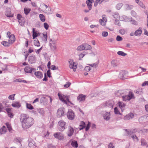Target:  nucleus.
I'll list each match as a JSON object with an SVG mask.
<instances>
[{
  "mask_svg": "<svg viewBox=\"0 0 148 148\" xmlns=\"http://www.w3.org/2000/svg\"><path fill=\"white\" fill-rule=\"evenodd\" d=\"M46 100V99L45 97H42L40 99V101L41 103H44V101Z\"/></svg>",
  "mask_w": 148,
  "mask_h": 148,
  "instance_id": "e2e57ef3",
  "label": "nucleus"
},
{
  "mask_svg": "<svg viewBox=\"0 0 148 148\" xmlns=\"http://www.w3.org/2000/svg\"><path fill=\"white\" fill-rule=\"evenodd\" d=\"M40 7L42 9V11L45 12L46 10L48 8V6L45 4H43L40 5Z\"/></svg>",
  "mask_w": 148,
  "mask_h": 148,
  "instance_id": "2f4dec72",
  "label": "nucleus"
},
{
  "mask_svg": "<svg viewBox=\"0 0 148 148\" xmlns=\"http://www.w3.org/2000/svg\"><path fill=\"white\" fill-rule=\"evenodd\" d=\"M123 38L119 36H117L116 37V40L118 41H121L122 40Z\"/></svg>",
  "mask_w": 148,
  "mask_h": 148,
  "instance_id": "680f3d73",
  "label": "nucleus"
},
{
  "mask_svg": "<svg viewBox=\"0 0 148 148\" xmlns=\"http://www.w3.org/2000/svg\"><path fill=\"white\" fill-rule=\"evenodd\" d=\"M114 112L116 114H120V113L117 107H115L114 108Z\"/></svg>",
  "mask_w": 148,
  "mask_h": 148,
  "instance_id": "603ef678",
  "label": "nucleus"
},
{
  "mask_svg": "<svg viewBox=\"0 0 148 148\" xmlns=\"http://www.w3.org/2000/svg\"><path fill=\"white\" fill-rule=\"evenodd\" d=\"M85 97L83 95H79L77 97V99L80 102L84 101L85 99Z\"/></svg>",
  "mask_w": 148,
  "mask_h": 148,
  "instance_id": "bb28decb",
  "label": "nucleus"
},
{
  "mask_svg": "<svg viewBox=\"0 0 148 148\" xmlns=\"http://www.w3.org/2000/svg\"><path fill=\"white\" fill-rule=\"evenodd\" d=\"M131 14L132 16L134 17H136L137 16V15L136 12L133 10L131 11Z\"/></svg>",
  "mask_w": 148,
  "mask_h": 148,
  "instance_id": "6e6d98bb",
  "label": "nucleus"
},
{
  "mask_svg": "<svg viewBox=\"0 0 148 148\" xmlns=\"http://www.w3.org/2000/svg\"><path fill=\"white\" fill-rule=\"evenodd\" d=\"M90 124L91 123L90 122H88V124L87 125V126L86 127L85 130L86 131H87L89 130L90 126Z\"/></svg>",
  "mask_w": 148,
  "mask_h": 148,
  "instance_id": "bf43d9fd",
  "label": "nucleus"
},
{
  "mask_svg": "<svg viewBox=\"0 0 148 148\" xmlns=\"http://www.w3.org/2000/svg\"><path fill=\"white\" fill-rule=\"evenodd\" d=\"M135 98L134 93L132 92H130V100L132 99H134Z\"/></svg>",
  "mask_w": 148,
  "mask_h": 148,
  "instance_id": "0e129e2a",
  "label": "nucleus"
},
{
  "mask_svg": "<svg viewBox=\"0 0 148 148\" xmlns=\"http://www.w3.org/2000/svg\"><path fill=\"white\" fill-rule=\"evenodd\" d=\"M7 131V130L4 126H3L0 129V134H5Z\"/></svg>",
  "mask_w": 148,
  "mask_h": 148,
  "instance_id": "b1692460",
  "label": "nucleus"
},
{
  "mask_svg": "<svg viewBox=\"0 0 148 148\" xmlns=\"http://www.w3.org/2000/svg\"><path fill=\"white\" fill-rule=\"evenodd\" d=\"M6 125L9 131L10 132L12 130L11 125L9 123H6Z\"/></svg>",
  "mask_w": 148,
  "mask_h": 148,
  "instance_id": "864d4df0",
  "label": "nucleus"
},
{
  "mask_svg": "<svg viewBox=\"0 0 148 148\" xmlns=\"http://www.w3.org/2000/svg\"><path fill=\"white\" fill-rule=\"evenodd\" d=\"M122 5H123L122 3H118L117 5L116 6V8L118 10H119L121 8Z\"/></svg>",
  "mask_w": 148,
  "mask_h": 148,
  "instance_id": "4d7b16f0",
  "label": "nucleus"
},
{
  "mask_svg": "<svg viewBox=\"0 0 148 148\" xmlns=\"http://www.w3.org/2000/svg\"><path fill=\"white\" fill-rule=\"evenodd\" d=\"M117 53L118 55L123 56H125L127 55V54L125 53L122 51H118L117 52Z\"/></svg>",
  "mask_w": 148,
  "mask_h": 148,
  "instance_id": "a18cd8bd",
  "label": "nucleus"
},
{
  "mask_svg": "<svg viewBox=\"0 0 148 148\" xmlns=\"http://www.w3.org/2000/svg\"><path fill=\"white\" fill-rule=\"evenodd\" d=\"M130 21L132 24L135 25H138L137 22L134 20H131Z\"/></svg>",
  "mask_w": 148,
  "mask_h": 148,
  "instance_id": "338daca9",
  "label": "nucleus"
},
{
  "mask_svg": "<svg viewBox=\"0 0 148 148\" xmlns=\"http://www.w3.org/2000/svg\"><path fill=\"white\" fill-rule=\"evenodd\" d=\"M103 119L106 121H108L110 119V112H106L103 115Z\"/></svg>",
  "mask_w": 148,
  "mask_h": 148,
  "instance_id": "9b49d317",
  "label": "nucleus"
},
{
  "mask_svg": "<svg viewBox=\"0 0 148 148\" xmlns=\"http://www.w3.org/2000/svg\"><path fill=\"white\" fill-rule=\"evenodd\" d=\"M18 22L19 23V24L21 26H23L25 22V20L23 18L22 19L18 20Z\"/></svg>",
  "mask_w": 148,
  "mask_h": 148,
  "instance_id": "c9c22d12",
  "label": "nucleus"
},
{
  "mask_svg": "<svg viewBox=\"0 0 148 148\" xmlns=\"http://www.w3.org/2000/svg\"><path fill=\"white\" fill-rule=\"evenodd\" d=\"M53 136L55 138L60 140H63L64 138V135L60 132H57L54 134Z\"/></svg>",
  "mask_w": 148,
  "mask_h": 148,
  "instance_id": "1a4fd4ad",
  "label": "nucleus"
},
{
  "mask_svg": "<svg viewBox=\"0 0 148 148\" xmlns=\"http://www.w3.org/2000/svg\"><path fill=\"white\" fill-rule=\"evenodd\" d=\"M28 61L31 64L34 63L36 61V58L35 56L33 55L30 56L29 58Z\"/></svg>",
  "mask_w": 148,
  "mask_h": 148,
  "instance_id": "393cba45",
  "label": "nucleus"
},
{
  "mask_svg": "<svg viewBox=\"0 0 148 148\" xmlns=\"http://www.w3.org/2000/svg\"><path fill=\"white\" fill-rule=\"evenodd\" d=\"M71 145L75 148H77L78 147V144L76 141L74 140L71 143Z\"/></svg>",
  "mask_w": 148,
  "mask_h": 148,
  "instance_id": "ea45409f",
  "label": "nucleus"
},
{
  "mask_svg": "<svg viewBox=\"0 0 148 148\" xmlns=\"http://www.w3.org/2000/svg\"><path fill=\"white\" fill-rule=\"evenodd\" d=\"M47 14H50L52 13L51 9L50 7H48L47 9L46 10V11L45 12Z\"/></svg>",
  "mask_w": 148,
  "mask_h": 148,
  "instance_id": "de8ad7c7",
  "label": "nucleus"
},
{
  "mask_svg": "<svg viewBox=\"0 0 148 148\" xmlns=\"http://www.w3.org/2000/svg\"><path fill=\"white\" fill-rule=\"evenodd\" d=\"M15 95V94L10 95L8 97V99L12 100H14V96Z\"/></svg>",
  "mask_w": 148,
  "mask_h": 148,
  "instance_id": "8fccbe9b",
  "label": "nucleus"
},
{
  "mask_svg": "<svg viewBox=\"0 0 148 148\" xmlns=\"http://www.w3.org/2000/svg\"><path fill=\"white\" fill-rule=\"evenodd\" d=\"M32 33L33 39H34L35 38L40 35L39 32L37 30H36V29L34 28L33 29Z\"/></svg>",
  "mask_w": 148,
  "mask_h": 148,
  "instance_id": "dca6fc26",
  "label": "nucleus"
},
{
  "mask_svg": "<svg viewBox=\"0 0 148 148\" xmlns=\"http://www.w3.org/2000/svg\"><path fill=\"white\" fill-rule=\"evenodd\" d=\"M44 26L45 29L46 30L48 29L49 26L48 24L46 23H44Z\"/></svg>",
  "mask_w": 148,
  "mask_h": 148,
  "instance_id": "69168bd1",
  "label": "nucleus"
},
{
  "mask_svg": "<svg viewBox=\"0 0 148 148\" xmlns=\"http://www.w3.org/2000/svg\"><path fill=\"white\" fill-rule=\"evenodd\" d=\"M123 94L121 95V97L123 101L130 100V90H125Z\"/></svg>",
  "mask_w": 148,
  "mask_h": 148,
  "instance_id": "20e7f679",
  "label": "nucleus"
},
{
  "mask_svg": "<svg viewBox=\"0 0 148 148\" xmlns=\"http://www.w3.org/2000/svg\"><path fill=\"white\" fill-rule=\"evenodd\" d=\"M34 45L37 47L40 46V43L38 40L37 39L34 40Z\"/></svg>",
  "mask_w": 148,
  "mask_h": 148,
  "instance_id": "37998d69",
  "label": "nucleus"
},
{
  "mask_svg": "<svg viewBox=\"0 0 148 148\" xmlns=\"http://www.w3.org/2000/svg\"><path fill=\"white\" fill-rule=\"evenodd\" d=\"M34 75L37 78H41L43 77L42 73L41 72L39 71L35 72Z\"/></svg>",
  "mask_w": 148,
  "mask_h": 148,
  "instance_id": "4be33fe9",
  "label": "nucleus"
},
{
  "mask_svg": "<svg viewBox=\"0 0 148 148\" xmlns=\"http://www.w3.org/2000/svg\"><path fill=\"white\" fill-rule=\"evenodd\" d=\"M112 65L114 67H116L118 65L119 63L117 60H113L111 62Z\"/></svg>",
  "mask_w": 148,
  "mask_h": 148,
  "instance_id": "7c9ffc66",
  "label": "nucleus"
},
{
  "mask_svg": "<svg viewBox=\"0 0 148 148\" xmlns=\"http://www.w3.org/2000/svg\"><path fill=\"white\" fill-rule=\"evenodd\" d=\"M69 67L71 69H73L74 71H76L77 68V65L73 60H70L69 61Z\"/></svg>",
  "mask_w": 148,
  "mask_h": 148,
  "instance_id": "423d86ee",
  "label": "nucleus"
},
{
  "mask_svg": "<svg viewBox=\"0 0 148 148\" xmlns=\"http://www.w3.org/2000/svg\"><path fill=\"white\" fill-rule=\"evenodd\" d=\"M67 116L69 119L73 120L75 117L74 113L72 110H69L67 113Z\"/></svg>",
  "mask_w": 148,
  "mask_h": 148,
  "instance_id": "39448f33",
  "label": "nucleus"
},
{
  "mask_svg": "<svg viewBox=\"0 0 148 148\" xmlns=\"http://www.w3.org/2000/svg\"><path fill=\"white\" fill-rule=\"evenodd\" d=\"M84 44H83L78 47L77 48V50L78 51H81L84 50Z\"/></svg>",
  "mask_w": 148,
  "mask_h": 148,
  "instance_id": "58836bf2",
  "label": "nucleus"
},
{
  "mask_svg": "<svg viewBox=\"0 0 148 148\" xmlns=\"http://www.w3.org/2000/svg\"><path fill=\"white\" fill-rule=\"evenodd\" d=\"M142 88H141L139 89V90H138L134 91V92L135 93L139 94V95H141L142 93Z\"/></svg>",
  "mask_w": 148,
  "mask_h": 148,
  "instance_id": "3c124183",
  "label": "nucleus"
},
{
  "mask_svg": "<svg viewBox=\"0 0 148 148\" xmlns=\"http://www.w3.org/2000/svg\"><path fill=\"white\" fill-rule=\"evenodd\" d=\"M119 33L122 35H123L127 32V30L125 29H121L119 30Z\"/></svg>",
  "mask_w": 148,
  "mask_h": 148,
  "instance_id": "5fc2aeb1",
  "label": "nucleus"
},
{
  "mask_svg": "<svg viewBox=\"0 0 148 148\" xmlns=\"http://www.w3.org/2000/svg\"><path fill=\"white\" fill-rule=\"evenodd\" d=\"M119 107L121 109L122 112H123L125 109V105L121 101H119L118 103Z\"/></svg>",
  "mask_w": 148,
  "mask_h": 148,
  "instance_id": "6ab92c4d",
  "label": "nucleus"
},
{
  "mask_svg": "<svg viewBox=\"0 0 148 148\" xmlns=\"http://www.w3.org/2000/svg\"><path fill=\"white\" fill-rule=\"evenodd\" d=\"M88 53L86 51H84L82 53L79 55V60H81L82 59L86 54Z\"/></svg>",
  "mask_w": 148,
  "mask_h": 148,
  "instance_id": "c85d7f7f",
  "label": "nucleus"
},
{
  "mask_svg": "<svg viewBox=\"0 0 148 148\" xmlns=\"http://www.w3.org/2000/svg\"><path fill=\"white\" fill-rule=\"evenodd\" d=\"M38 112L39 113L40 116H44L45 113V112L44 110V109L43 108H37V110Z\"/></svg>",
  "mask_w": 148,
  "mask_h": 148,
  "instance_id": "aec40b11",
  "label": "nucleus"
},
{
  "mask_svg": "<svg viewBox=\"0 0 148 148\" xmlns=\"http://www.w3.org/2000/svg\"><path fill=\"white\" fill-rule=\"evenodd\" d=\"M127 73L125 71H121L119 75V77L121 79H124L127 77Z\"/></svg>",
  "mask_w": 148,
  "mask_h": 148,
  "instance_id": "0eeeda50",
  "label": "nucleus"
},
{
  "mask_svg": "<svg viewBox=\"0 0 148 148\" xmlns=\"http://www.w3.org/2000/svg\"><path fill=\"white\" fill-rule=\"evenodd\" d=\"M5 15L8 17H13V15H11V10L10 8H7L6 9Z\"/></svg>",
  "mask_w": 148,
  "mask_h": 148,
  "instance_id": "a211bd4d",
  "label": "nucleus"
},
{
  "mask_svg": "<svg viewBox=\"0 0 148 148\" xmlns=\"http://www.w3.org/2000/svg\"><path fill=\"white\" fill-rule=\"evenodd\" d=\"M112 16L115 18H119L120 17L119 14L117 12L113 13Z\"/></svg>",
  "mask_w": 148,
  "mask_h": 148,
  "instance_id": "4c0bfd02",
  "label": "nucleus"
},
{
  "mask_svg": "<svg viewBox=\"0 0 148 148\" xmlns=\"http://www.w3.org/2000/svg\"><path fill=\"white\" fill-rule=\"evenodd\" d=\"M86 127V124L85 122L83 121H81L80 122L79 127V130H81L83 129Z\"/></svg>",
  "mask_w": 148,
  "mask_h": 148,
  "instance_id": "5701e85b",
  "label": "nucleus"
},
{
  "mask_svg": "<svg viewBox=\"0 0 148 148\" xmlns=\"http://www.w3.org/2000/svg\"><path fill=\"white\" fill-rule=\"evenodd\" d=\"M12 106L14 108H18L21 106L20 103L18 101L13 102L12 104Z\"/></svg>",
  "mask_w": 148,
  "mask_h": 148,
  "instance_id": "f3484780",
  "label": "nucleus"
},
{
  "mask_svg": "<svg viewBox=\"0 0 148 148\" xmlns=\"http://www.w3.org/2000/svg\"><path fill=\"white\" fill-rule=\"evenodd\" d=\"M39 17L40 20L42 22H44L45 21V16L43 14H40L39 15Z\"/></svg>",
  "mask_w": 148,
  "mask_h": 148,
  "instance_id": "79ce46f5",
  "label": "nucleus"
},
{
  "mask_svg": "<svg viewBox=\"0 0 148 148\" xmlns=\"http://www.w3.org/2000/svg\"><path fill=\"white\" fill-rule=\"evenodd\" d=\"M30 9L28 8H25L24 9V13L26 15H27L30 12Z\"/></svg>",
  "mask_w": 148,
  "mask_h": 148,
  "instance_id": "09e8293b",
  "label": "nucleus"
},
{
  "mask_svg": "<svg viewBox=\"0 0 148 148\" xmlns=\"http://www.w3.org/2000/svg\"><path fill=\"white\" fill-rule=\"evenodd\" d=\"M43 36V38L42 39L43 41L46 42L47 41V34L46 32H44L42 34Z\"/></svg>",
  "mask_w": 148,
  "mask_h": 148,
  "instance_id": "f704fd0d",
  "label": "nucleus"
},
{
  "mask_svg": "<svg viewBox=\"0 0 148 148\" xmlns=\"http://www.w3.org/2000/svg\"><path fill=\"white\" fill-rule=\"evenodd\" d=\"M136 3L138 4L141 8L144 9L145 8V5L142 2L140 1L139 0H138V1H137Z\"/></svg>",
  "mask_w": 148,
  "mask_h": 148,
  "instance_id": "e433bc0d",
  "label": "nucleus"
},
{
  "mask_svg": "<svg viewBox=\"0 0 148 148\" xmlns=\"http://www.w3.org/2000/svg\"><path fill=\"white\" fill-rule=\"evenodd\" d=\"M56 40L54 39L50 38L49 45L56 44Z\"/></svg>",
  "mask_w": 148,
  "mask_h": 148,
  "instance_id": "72a5a7b5",
  "label": "nucleus"
},
{
  "mask_svg": "<svg viewBox=\"0 0 148 148\" xmlns=\"http://www.w3.org/2000/svg\"><path fill=\"white\" fill-rule=\"evenodd\" d=\"M49 46L51 50L52 51H54L57 49V47L56 44L51 45H49Z\"/></svg>",
  "mask_w": 148,
  "mask_h": 148,
  "instance_id": "c756f323",
  "label": "nucleus"
},
{
  "mask_svg": "<svg viewBox=\"0 0 148 148\" xmlns=\"http://www.w3.org/2000/svg\"><path fill=\"white\" fill-rule=\"evenodd\" d=\"M130 137L132 138L133 140L135 142H138L139 141V139L135 135H131L130 134Z\"/></svg>",
  "mask_w": 148,
  "mask_h": 148,
  "instance_id": "473e14b6",
  "label": "nucleus"
},
{
  "mask_svg": "<svg viewBox=\"0 0 148 148\" xmlns=\"http://www.w3.org/2000/svg\"><path fill=\"white\" fill-rule=\"evenodd\" d=\"M125 91H119L116 93V95L117 96H120L121 97V95L123 94L124 93L123 92H125Z\"/></svg>",
  "mask_w": 148,
  "mask_h": 148,
  "instance_id": "c03bdc74",
  "label": "nucleus"
},
{
  "mask_svg": "<svg viewBox=\"0 0 148 148\" xmlns=\"http://www.w3.org/2000/svg\"><path fill=\"white\" fill-rule=\"evenodd\" d=\"M108 35V33L107 32H103L102 33V36L104 37H106Z\"/></svg>",
  "mask_w": 148,
  "mask_h": 148,
  "instance_id": "13d9d810",
  "label": "nucleus"
},
{
  "mask_svg": "<svg viewBox=\"0 0 148 148\" xmlns=\"http://www.w3.org/2000/svg\"><path fill=\"white\" fill-rule=\"evenodd\" d=\"M20 120L23 128L25 129L29 128L34 122V119L32 117L24 114L21 115Z\"/></svg>",
  "mask_w": 148,
  "mask_h": 148,
  "instance_id": "f257e3e1",
  "label": "nucleus"
},
{
  "mask_svg": "<svg viewBox=\"0 0 148 148\" xmlns=\"http://www.w3.org/2000/svg\"><path fill=\"white\" fill-rule=\"evenodd\" d=\"M66 123L63 121H59L58 122L59 125L58 129L61 132L64 131L66 128Z\"/></svg>",
  "mask_w": 148,
  "mask_h": 148,
  "instance_id": "7ed1b4c3",
  "label": "nucleus"
},
{
  "mask_svg": "<svg viewBox=\"0 0 148 148\" xmlns=\"http://www.w3.org/2000/svg\"><path fill=\"white\" fill-rule=\"evenodd\" d=\"M142 33V28L141 27H139L138 29L136 30L134 34L136 36H140L141 35Z\"/></svg>",
  "mask_w": 148,
  "mask_h": 148,
  "instance_id": "ddd939ff",
  "label": "nucleus"
},
{
  "mask_svg": "<svg viewBox=\"0 0 148 148\" xmlns=\"http://www.w3.org/2000/svg\"><path fill=\"white\" fill-rule=\"evenodd\" d=\"M64 109L63 108H59L58 110L57 115L58 117H60L64 114Z\"/></svg>",
  "mask_w": 148,
  "mask_h": 148,
  "instance_id": "9d476101",
  "label": "nucleus"
},
{
  "mask_svg": "<svg viewBox=\"0 0 148 148\" xmlns=\"http://www.w3.org/2000/svg\"><path fill=\"white\" fill-rule=\"evenodd\" d=\"M24 70L25 72L26 73H31L32 72H34L36 71V69L28 66H26Z\"/></svg>",
  "mask_w": 148,
  "mask_h": 148,
  "instance_id": "6e6552de",
  "label": "nucleus"
},
{
  "mask_svg": "<svg viewBox=\"0 0 148 148\" xmlns=\"http://www.w3.org/2000/svg\"><path fill=\"white\" fill-rule=\"evenodd\" d=\"M8 42L9 44H11L13 43L15 40V36L14 35L11 34L10 36Z\"/></svg>",
  "mask_w": 148,
  "mask_h": 148,
  "instance_id": "412c9836",
  "label": "nucleus"
},
{
  "mask_svg": "<svg viewBox=\"0 0 148 148\" xmlns=\"http://www.w3.org/2000/svg\"><path fill=\"white\" fill-rule=\"evenodd\" d=\"M26 108L27 109L29 110H33L34 109V108L33 106L30 103H26Z\"/></svg>",
  "mask_w": 148,
  "mask_h": 148,
  "instance_id": "a19ab883",
  "label": "nucleus"
},
{
  "mask_svg": "<svg viewBox=\"0 0 148 148\" xmlns=\"http://www.w3.org/2000/svg\"><path fill=\"white\" fill-rule=\"evenodd\" d=\"M99 22L101 24L102 26H105L106 25V22H105L104 21H103L101 20H99Z\"/></svg>",
  "mask_w": 148,
  "mask_h": 148,
  "instance_id": "052dcab7",
  "label": "nucleus"
},
{
  "mask_svg": "<svg viewBox=\"0 0 148 148\" xmlns=\"http://www.w3.org/2000/svg\"><path fill=\"white\" fill-rule=\"evenodd\" d=\"M94 2L93 0H88L86 1V3L87 5L88 8L89 10H91L92 7V3Z\"/></svg>",
  "mask_w": 148,
  "mask_h": 148,
  "instance_id": "2eb2a0df",
  "label": "nucleus"
},
{
  "mask_svg": "<svg viewBox=\"0 0 148 148\" xmlns=\"http://www.w3.org/2000/svg\"><path fill=\"white\" fill-rule=\"evenodd\" d=\"M51 67H52L51 69L53 70H57L58 69V67L54 65H52L51 66Z\"/></svg>",
  "mask_w": 148,
  "mask_h": 148,
  "instance_id": "774afa93",
  "label": "nucleus"
},
{
  "mask_svg": "<svg viewBox=\"0 0 148 148\" xmlns=\"http://www.w3.org/2000/svg\"><path fill=\"white\" fill-rule=\"evenodd\" d=\"M29 142V146L31 148H35L36 146L35 144L36 143L34 141L31 139H29L28 140Z\"/></svg>",
  "mask_w": 148,
  "mask_h": 148,
  "instance_id": "4468645a",
  "label": "nucleus"
},
{
  "mask_svg": "<svg viewBox=\"0 0 148 148\" xmlns=\"http://www.w3.org/2000/svg\"><path fill=\"white\" fill-rule=\"evenodd\" d=\"M84 46V50H90L92 49V47L90 45L87 43L83 44Z\"/></svg>",
  "mask_w": 148,
  "mask_h": 148,
  "instance_id": "a878e982",
  "label": "nucleus"
},
{
  "mask_svg": "<svg viewBox=\"0 0 148 148\" xmlns=\"http://www.w3.org/2000/svg\"><path fill=\"white\" fill-rule=\"evenodd\" d=\"M58 95L60 100L64 103L69 106L73 105L72 103L69 101L68 96L61 94L59 93H58Z\"/></svg>",
  "mask_w": 148,
  "mask_h": 148,
  "instance_id": "f03ea898",
  "label": "nucleus"
},
{
  "mask_svg": "<svg viewBox=\"0 0 148 148\" xmlns=\"http://www.w3.org/2000/svg\"><path fill=\"white\" fill-rule=\"evenodd\" d=\"M120 21L127 22L129 21V18L125 16H123L120 17L119 18Z\"/></svg>",
  "mask_w": 148,
  "mask_h": 148,
  "instance_id": "cd10ccee",
  "label": "nucleus"
},
{
  "mask_svg": "<svg viewBox=\"0 0 148 148\" xmlns=\"http://www.w3.org/2000/svg\"><path fill=\"white\" fill-rule=\"evenodd\" d=\"M74 132V130L73 128L70 126L68 127V131H67V135L69 136H71L73 135Z\"/></svg>",
  "mask_w": 148,
  "mask_h": 148,
  "instance_id": "f8f14e48",
  "label": "nucleus"
},
{
  "mask_svg": "<svg viewBox=\"0 0 148 148\" xmlns=\"http://www.w3.org/2000/svg\"><path fill=\"white\" fill-rule=\"evenodd\" d=\"M141 144L143 146L146 145V146L148 145H147V143L146 140L144 139H142L141 140Z\"/></svg>",
  "mask_w": 148,
  "mask_h": 148,
  "instance_id": "49530a36",
  "label": "nucleus"
}]
</instances>
